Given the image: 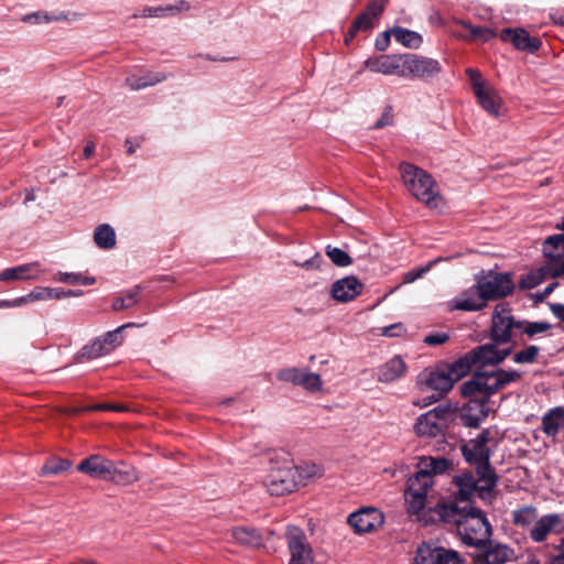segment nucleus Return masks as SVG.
Instances as JSON below:
<instances>
[{
  "mask_svg": "<svg viewBox=\"0 0 564 564\" xmlns=\"http://www.w3.org/2000/svg\"><path fill=\"white\" fill-rule=\"evenodd\" d=\"M476 284L487 302L509 295L514 288L509 274L492 271L477 275Z\"/></svg>",
  "mask_w": 564,
  "mask_h": 564,
  "instance_id": "obj_8",
  "label": "nucleus"
},
{
  "mask_svg": "<svg viewBox=\"0 0 564 564\" xmlns=\"http://www.w3.org/2000/svg\"><path fill=\"white\" fill-rule=\"evenodd\" d=\"M456 487L457 490L454 494L455 500L451 503H458V506H467L470 503V497L477 491L479 497L485 498L486 495H489L492 490H481V486L484 482L479 481V478L476 480L473 475L464 474L462 476L456 477Z\"/></svg>",
  "mask_w": 564,
  "mask_h": 564,
  "instance_id": "obj_16",
  "label": "nucleus"
},
{
  "mask_svg": "<svg viewBox=\"0 0 564 564\" xmlns=\"http://www.w3.org/2000/svg\"><path fill=\"white\" fill-rule=\"evenodd\" d=\"M26 304L25 295L14 299L12 301L1 300L0 308L19 307Z\"/></svg>",
  "mask_w": 564,
  "mask_h": 564,
  "instance_id": "obj_63",
  "label": "nucleus"
},
{
  "mask_svg": "<svg viewBox=\"0 0 564 564\" xmlns=\"http://www.w3.org/2000/svg\"><path fill=\"white\" fill-rule=\"evenodd\" d=\"M325 252L327 257L332 260V262L337 267H347L351 264V258L349 254L337 247L327 246L325 248Z\"/></svg>",
  "mask_w": 564,
  "mask_h": 564,
  "instance_id": "obj_50",
  "label": "nucleus"
},
{
  "mask_svg": "<svg viewBox=\"0 0 564 564\" xmlns=\"http://www.w3.org/2000/svg\"><path fill=\"white\" fill-rule=\"evenodd\" d=\"M191 9L189 2L180 0L175 4L160 6V7H145L139 13H134L133 18H166L186 12Z\"/></svg>",
  "mask_w": 564,
  "mask_h": 564,
  "instance_id": "obj_24",
  "label": "nucleus"
},
{
  "mask_svg": "<svg viewBox=\"0 0 564 564\" xmlns=\"http://www.w3.org/2000/svg\"><path fill=\"white\" fill-rule=\"evenodd\" d=\"M487 306V301L478 289L477 284L460 292L449 302L451 310L465 312L481 311Z\"/></svg>",
  "mask_w": 564,
  "mask_h": 564,
  "instance_id": "obj_17",
  "label": "nucleus"
},
{
  "mask_svg": "<svg viewBox=\"0 0 564 564\" xmlns=\"http://www.w3.org/2000/svg\"><path fill=\"white\" fill-rule=\"evenodd\" d=\"M543 271L552 279L564 276V259L552 264H543Z\"/></svg>",
  "mask_w": 564,
  "mask_h": 564,
  "instance_id": "obj_56",
  "label": "nucleus"
},
{
  "mask_svg": "<svg viewBox=\"0 0 564 564\" xmlns=\"http://www.w3.org/2000/svg\"><path fill=\"white\" fill-rule=\"evenodd\" d=\"M460 562L456 551L424 543L417 547L413 564H460Z\"/></svg>",
  "mask_w": 564,
  "mask_h": 564,
  "instance_id": "obj_11",
  "label": "nucleus"
},
{
  "mask_svg": "<svg viewBox=\"0 0 564 564\" xmlns=\"http://www.w3.org/2000/svg\"><path fill=\"white\" fill-rule=\"evenodd\" d=\"M518 335V321H514L506 304L496 305L491 318L490 338L498 344L509 343Z\"/></svg>",
  "mask_w": 564,
  "mask_h": 564,
  "instance_id": "obj_7",
  "label": "nucleus"
},
{
  "mask_svg": "<svg viewBox=\"0 0 564 564\" xmlns=\"http://www.w3.org/2000/svg\"><path fill=\"white\" fill-rule=\"evenodd\" d=\"M140 293L141 288L137 285L130 291H128L124 295L116 297L111 305L112 310L121 311L134 306L139 302Z\"/></svg>",
  "mask_w": 564,
  "mask_h": 564,
  "instance_id": "obj_41",
  "label": "nucleus"
},
{
  "mask_svg": "<svg viewBox=\"0 0 564 564\" xmlns=\"http://www.w3.org/2000/svg\"><path fill=\"white\" fill-rule=\"evenodd\" d=\"M362 291V284L356 276H345L332 285V296L338 302L346 303L354 300Z\"/></svg>",
  "mask_w": 564,
  "mask_h": 564,
  "instance_id": "obj_21",
  "label": "nucleus"
},
{
  "mask_svg": "<svg viewBox=\"0 0 564 564\" xmlns=\"http://www.w3.org/2000/svg\"><path fill=\"white\" fill-rule=\"evenodd\" d=\"M376 21L373 18H369L366 13H360L354 23L360 28V31H368L375 28Z\"/></svg>",
  "mask_w": 564,
  "mask_h": 564,
  "instance_id": "obj_57",
  "label": "nucleus"
},
{
  "mask_svg": "<svg viewBox=\"0 0 564 564\" xmlns=\"http://www.w3.org/2000/svg\"><path fill=\"white\" fill-rule=\"evenodd\" d=\"M501 39L506 42H511L518 50L528 51L533 53L541 46V41L536 37H531L523 29H505L501 31Z\"/></svg>",
  "mask_w": 564,
  "mask_h": 564,
  "instance_id": "obj_23",
  "label": "nucleus"
},
{
  "mask_svg": "<svg viewBox=\"0 0 564 564\" xmlns=\"http://www.w3.org/2000/svg\"><path fill=\"white\" fill-rule=\"evenodd\" d=\"M558 550L560 553L552 558L551 564H564V540H562Z\"/></svg>",
  "mask_w": 564,
  "mask_h": 564,
  "instance_id": "obj_64",
  "label": "nucleus"
},
{
  "mask_svg": "<svg viewBox=\"0 0 564 564\" xmlns=\"http://www.w3.org/2000/svg\"><path fill=\"white\" fill-rule=\"evenodd\" d=\"M232 539L246 546L259 547L262 545L261 533L251 527H235L231 529Z\"/></svg>",
  "mask_w": 564,
  "mask_h": 564,
  "instance_id": "obj_31",
  "label": "nucleus"
},
{
  "mask_svg": "<svg viewBox=\"0 0 564 564\" xmlns=\"http://www.w3.org/2000/svg\"><path fill=\"white\" fill-rule=\"evenodd\" d=\"M560 522L561 518L558 514H546L536 519L533 527L530 529V538L534 542H543Z\"/></svg>",
  "mask_w": 564,
  "mask_h": 564,
  "instance_id": "obj_28",
  "label": "nucleus"
},
{
  "mask_svg": "<svg viewBox=\"0 0 564 564\" xmlns=\"http://www.w3.org/2000/svg\"><path fill=\"white\" fill-rule=\"evenodd\" d=\"M543 264H552L564 259V235L550 236L543 243Z\"/></svg>",
  "mask_w": 564,
  "mask_h": 564,
  "instance_id": "obj_30",
  "label": "nucleus"
},
{
  "mask_svg": "<svg viewBox=\"0 0 564 564\" xmlns=\"http://www.w3.org/2000/svg\"><path fill=\"white\" fill-rule=\"evenodd\" d=\"M315 465L296 467L290 464L272 469L264 479V486L272 496H283L292 492L299 486L305 485L304 479L319 476Z\"/></svg>",
  "mask_w": 564,
  "mask_h": 564,
  "instance_id": "obj_3",
  "label": "nucleus"
},
{
  "mask_svg": "<svg viewBox=\"0 0 564 564\" xmlns=\"http://www.w3.org/2000/svg\"><path fill=\"white\" fill-rule=\"evenodd\" d=\"M549 274H546L544 271H543V264L536 270V271H533V272H530L528 274H525L524 276H522V279L520 280V286L522 289H533L535 286H538L540 283H542L544 280L549 279Z\"/></svg>",
  "mask_w": 564,
  "mask_h": 564,
  "instance_id": "obj_48",
  "label": "nucleus"
},
{
  "mask_svg": "<svg viewBox=\"0 0 564 564\" xmlns=\"http://www.w3.org/2000/svg\"><path fill=\"white\" fill-rule=\"evenodd\" d=\"M301 387L310 392L321 391L323 388L321 376L305 370Z\"/></svg>",
  "mask_w": 564,
  "mask_h": 564,
  "instance_id": "obj_53",
  "label": "nucleus"
},
{
  "mask_svg": "<svg viewBox=\"0 0 564 564\" xmlns=\"http://www.w3.org/2000/svg\"><path fill=\"white\" fill-rule=\"evenodd\" d=\"M462 25L468 31V34L460 35L463 39L488 42L495 36L494 31L488 28L474 26L466 22H462Z\"/></svg>",
  "mask_w": 564,
  "mask_h": 564,
  "instance_id": "obj_45",
  "label": "nucleus"
},
{
  "mask_svg": "<svg viewBox=\"0 0 564 564\" xmlns=\"http://www.w3.org/2000/svg\"><path fill=\"white\" fill-rule=\"evenodd\" d=\"M285 538L291 555L289 564H314L313 549L303 530L288 527Z\"/></svg>",
  "mask_w": 564,
  "mask_h": 564,
  "instance_id": "obj_9",
  "label": "nucleus"
},
{
  "mask_svg": "<svg viewBox=\"0 0 564 564\" xmlns=\"http://www.w3.org/2000/svg\"><path fill=\"white\" fill-rule=\"evenodd\" d=\"M365 67L373 73L383 75L403 76V54L381 55L375 58H368Z\"/></svg>",
  "mask_w": 564,
  "mask_h": 564,
  "instance_id": "obj_18",
  "label": "nucleus"
},
{
  "mask_svg": "<svg viewBox=\"0 0 564 564\" xmlns=\"http://www.w3.org/2000/svg\"><path fill=\"white\" fill-rule=\"evenodd\" d=\"M63 299L62 288L36 286L25 295L26 304L36 301Z\"/></svg>",
  "mask_w": 564,
  "mask_h": 564,
  "instance_id": "obj_37",
  "label": "nucleus"
},
{
  "mask_svg": "<svg viewBox=\"0 0 564 564\" xmlns=\"http://www.w3.org/2000/svg\"><path fill=\"white\" fill-rule=\"evenodd\" d=\"M448 340V336L446 334H431L425 337L424 343L430 346L442 345Z\"/></svg>",
  "mask_w": 564,
  "mask_h": 564,
  "instance_id": "obj_61",
  "label": "nucleus"
},
{
  "mask_svg": "<svg viewBox=\"0 0 564 564\" xmlns=\"http://www.w3.org/2000/svg\"><path fill=\"white\" fill-rule=\"evenodd\" d=\"M540 348L531 345L516 352L512 360L516 364H533L539 355Z\"/></svg>",
  "mask_w": 564,
  "mask_h": 564,
  "instance_id": "obj_51",
  "label": "nucleus"
},
{
  "mask_svg": "<svg viewBox=\"0 0 564 564\" xmlns=\"http://www.w3.org/2000/svg\"><path fill=\"white\" fill-rule=\"evenodd\" d=\"M442 70L437 59L420 56L416 54H403V76L404 78L427 79L436 76Z\"/></svg>",
  "mask_w": 564,
  "mask_h": 564,
  "instance_id": "obj_10",
  "label": "nucleus"
},
{
  "mask_svg": "<svg viewBox=\"0 0 564 564\" xmlns=\"http://www.w3.org/2000/svg\"><path fill=\"white\" fill-rule=\"evenodd\" d=\"M322 263V257L319 253H315L312 258L305 260L304 262H295L296 265L304 268V269H317L319 268Z\"/></svg>",
  "mask_w": 564,
  "mask_h": 564,
  "instance_id": "obj_60",
  "label": "nucleus"
},
{
  "mask_svg": "<svg viewBox=\"0 0 564 564\" xmlns=\"http://www.w3.org/2000/svg\"><path fill=\"white\" fill-rule=\"evenodd\" d=\"M425 386L438 395L444 397L454 386V381L445 368L430 371L425 377Z\"/></svg>",
  "mask_w": 564,
  "mask_h": 564,
  "instance_id": "obj_26",
  "label": "nucleus"
},
{
  "mask_svg": "<svg viewBox=\"0 0 564 564\" xmlns=\"http://www.w3.org/2000/svg\"><path fill=\"white\" fill-rule=\"evenodd\" d=\"M391 35L392 34H391V30H390V31L383 32L380 36H378L376 40V43H375L376 48L381 52L386 51L390 44Z\"/></svg>",
  "mask_w": 564,
  "mask_h": 564,
  "instance_id": "obj_62",
  "label": "nucleus"
},
{
  "mask_svg": "<svg viewBox=\"0 0 564 564\" xmlns=\"http://www.w3.org/2000/svg\"><path fill=\"white\" fill-rule=\"evenodd\" d=\"M137 326H138V324H135V323H128V324L119 326L115 330L106 333L105 335L100 336V338L102 339V341L106 345V347L108 348V350L111 352L116 347L120 346L123 340L121 332L124 328L137 327Z\"/></svg>",
  "mask_w": 564,
  "mask_h": 564,
  "instance_id": "obj_46",
  "label": "nucleus"
},
{
  "mask_svg": "<svg viewBox=\"0 0 564 564\" xmlns=\"http://www.w3.org/2000/svg\"><path fill=\"white\" fill-rule=\"evenodd\" d=\"M491 432L488 429L482 430L476 437L462 445V453L465 459L476 465L479 481L484 482L481 490H494L498 477L489 464Z\"/></svg>",
  "mask_w": 564,
  "mask_h": 564,
  "instance_id": "obj_2",
  "label": "nucleus"
},
{
  "mask_svg": "<svg viewBox=\"0 0 564 564\" xmlns=\"http://www.w3.org/2000/svg\"><path fill=\"white\" fill-rule=\"evenodd\" d=\"M383 10H384L383 2L372 1L367 6L364 13H366L369 18H373L375 20H378V18L381 15Z\"/></svg>",
  "mask_w": 564,
  "mask_h": 564,
  "instance_id": "obj_58",
  "label": "nucleus"
},
{
  "mask_svg": "<svg viewBox=\"0 0 564 564\" xmlns=\"http://www.w3.org/2000/svg\"><path fill=\"white\" fill-rule=\"evenodd\" d=\"M97 411V410H102V411H106V410H109V411H126V406L123 405H120V404H110V403H100V404H96L94 406H89V408H84V409H73L69 411V413L72 414H76L80 411Z\"/></svg>",
  "mask_w": 564,
  "mask_h": 564,
  "instance_id": "obj_54",
  "label": "nucleus"
},
{
  "mask_svg": "<svg viewBox=\"0 0 564 564\" xmlns=\"http://www.w3.org/2000/svg\"><path fill=\"white\" fill-rule=\"evenodd\" d=\"M447 465L448 463L444 458H431L425 468H422L421 470H429L433 478V475L443 473L447 468Z\"/></svg>",
  "mask_w": 564,
  "mask_h": 564,
  "instance_id": "obj_55",
  "label": "nucleus"
},
{
  "mask_svg": "<svg viewBox=\"0 0 564 564\" xmlns=\"http://www.w3.org/2000/svg\"><path fill=\"white\" fill-rule=\"evenodd\" d=\"M489 406L487 402L479 400H469L464 405L459 415L462 423L468 427H478L480 423L488 416Z\"/></svg>",
  "mask_w": 564,
  "mask_h": 564,
  "instance_id": "obj_22",
  "label": "nucleus"
},
{
  "mask_svg": "<svg viewBox=\"0 0 564 564\" xmlns=\"http://www.w3.org/2000/svg\"><path fill=\"white\" fill-rule=\"evenodd\" d=\"M512 518L513 523L519 527H533L534 522L538 519V512L535 508L527 506L518 510H514L512 513Z\"/></svg>",
  "mask_w": 564,
  "mask_h": 564,
  "instance_id": "obj_42",
  "label": "nucleus"
},
{
  "mask_svg": "<svg viewBox=\"0 0 564 564\" xmlns=\"http://www.w3.org/2000/svg\"><path fill=\"white\" fill-rule=\"evenodd\" d=\"M542 431L550 437L564 431V406L553 408L542 416Z\"/></svg>",
  "mask_w": 564,
  "mask_h": 564,
  "instance_id": "obj_27",
  "label": "nucleus"
},
{
  "mask_svg": "<svg viewBox=\"0 0 564 564\" xmlns=\"http://www.w3.org/2000/svg\"><path fill=\"white\" fill-rule=\"evenodd\" d=\"M406 365L400 356H394L378 370V380L383 383L393 382L405 376Z\"/></svg>",
  "mask_w": 564,
  "mask_h": 564,
  "instance_id": "obj_25",
  "label": "nucleus"
},
{
  "mask_svg": "<svg viewBox=\"0 0 564 564\" xmlns=\"http://www.w3.org/2000/svg\"><path fill=\"white\" fill-rule=\"evenodd\" d=\"M94 241L100 249H112L116 246V232L108 224L99 225L94 232Z\"/></svg>",
  "mask_w": 564,
  "mask_h": 564,
  "instance_id": "obj_36",
  "label": "nucleus"
},
{
  "mask_svg": "<svg viewBox=\"0 0 564 564\" xmlns=\"http://www.w3.org/2000/svg\"><path fill=\"white\" fill-rule=\"evenodd\" d=\"M119 466L113 464V470L109 474L108 480H111L119 485H129L139 479L138 471L130 466H126L123 463H119Z\"/></svg>",
  "mask_w": 564,
  "mask_h": 564,
  "instance_id": "obj_35",
  "label": "nucleus"
},
{
  "mask_svg": "<svg viewBox=\"0 0 564 564\" xmlns=\"http://www.w3.org/2000/svg\"><path fill=\"white\" fill-rule=\"evenodd\" d=\"M304 371L305 370H302V369H299V368H295V367L283 368V369H280L278 371L276 378L280 381L291 382V383H293L295 386H301Z\"/></svg>",
  "mask_w": 564,
  "mask_h": 564,
  "instance_id": "obj_49",
  "label": "nucleus"
},
{
  "mask_svg": "<svg viewBox=\"0 0 564 564\" xmlns=\"http://www.w3.org/2000/svg\"><path fill=\"white\" fill-rule=\"evenodd\" d=\"M399 169L403 184L411 195L430 208L437 207L440 191L432 175L408 162H402Z\"/></svg>",
  "mask_w": 564,
  "mask_h": 564,
  "instance_id": "obj_4",
  "label": "nucleus"
},
{
  "mask_svg": "<svg viewBox=\"0 0 564 564\" xmlns=\"http://www.w3.org/2000/svg\"><path fill=\"white\" fill-rule=\"evenodd\" d=\"M392 121H393L392 108L386 107L380 119L373 124V128L375 129L384 128L387 126L392 124Z\"/></svg>",
  "mask_w": 564,
  "mask_h": 564,
  "instance_id": "obj_59",
  "label": "nucleus"
},
{
  "mask_svg": "<svg viewBox=\"0 0 564 564\" xmlns=\"http://www.w3.org/2000/svg\"><path fill=\"white\" fill-rule=\"evenodd\" d=\"M70 466V460L53 457L43 465L41 473L42 475H57L68 470Z\"/></svg>",
  "mask_w": 564,
  "mask_h": 564,
  "instance_id": "obj_47",
  "label": "nucleus"
},
{
  "mask_svg": "<svg viewBox=\"0 0 564 564\" xmlns=\"http://www.w3.org/2000/svg\"><path fill=\"white\" fill-rule=\"evenodd\" d=\"M444 258H435L429 261L425 265L414 268L403 273L402 283L409 284L414 281L423 278L426 273H429L437 263L444 261Z\"/></svg>",
  "mask_w": 564,
  "mask_h": 564,
  "instance_id": "obj_43",
  "label": "nucleus"
},
{
  "mask_svg": "<svg viewBox=\"0 0 564 564\" xmlns=\"http://www.w3.org/2000/svg\"><path fill=\"white\" fill-rule=\"evenodd\" d=\"M485 390V395L488 398L497 391L503 389L511 382H516L521 379L522 373L518 370H478L477 371Z\"/></svg>",
  "mask_w": 564,
  "mask_h": 564,
  "instance_id": "obj_12",
  "label": "nucleus"
},
{
  "mask_svg": "<svg viewBox=\"0 0 564 564\" xmlns=\"http://www.w3.org/2000/svg\"><path fill=\"white\" fill-rule=\"evenodd\" d=\"M551 329V324L544 321L529 322L518 321V334H524L532 338Z\"/></svg>",
  "mask_w": 564,
  "mask_h": 564,
  "instance_id": "obj_40",
  "label": "nucleus"
},
{
  "mask_svg": "<svg viewBox=\"0 0 564 564\" xmlns=\"http://www.w3.org/2000/svg\"><path fill=\"white\" fill-rule=\"evenodd\" d=\"M433 511L443 522L456 525L460 541L467 546L481 549L491 536V525L486 516L471 505L437 503Z\"/></svg>",
  "mask_w": 564,
  "mask_h": 564,
  "instance_id": "obj_1",
  "label": "nucleus"
},
{
  "mask_svg": "<svg viewBox=\"0 0 564 564\" xmlns=\"http://www.w3.org/2000/svg\"><path fill=\"white\" fill-rule=\"evenodd\" d=\"M432 488V477L429 470H419L408 479L404 499L408 512L419 514L425 507L426 495Z\"/></svg>",
  "mask_w": 564,
  "mask_h": 564,
  "instance_id": "obj_6",
  "label": "nucleus"
},
{
  "mask_svg": "<svg viewBox=\"0 0 564 564\" xmlns=\"http://www.w3.org/2000/svg\"><path fill=\"white\" fill-rule=\"evenodd\" d=\"M475 96L481 106L492 117L500 115L502 98L498 91L486 83H475Z\"/></svg>",
  "mask_w": 564,
  "mask_h": 564,
  "instance_id": "obj_19",
  "label": "nucleus"
},
{
  "mask_svg": "<svg viewBox=\"0 0 564 564\" xmlns=\"http://www.w3.org/2000/svg\"><path fill=\"white\" fill-rule=\"evenodd\" d=\"M473 367H475V361L473 358H470V354L468 351L465 356L454 361L452 365L446 366L445 370L455 383L465 377Z\"/></svg>",
  "mask_w": 564,
  "mask_h": 564,
  "instance_id": "obj_34",
  "label": "nucleus"
},
{
  "mask_svg": "<svg viewBox=\"0 0 564 564\" xmlns=\"http://www.w3.org/2000/svg\"><path fill=\"white\" fill-rule=\"evenodd\" d=\"M54 281L59 283H67V284H79V285H93L96 282V279L93 276H85L80 272H62L57 271L54 274Z\"/></svg>",
  "mask_w": 564,
  "mask_h": 564,
  "instance_id": "obj_39",
  "label": "nucleus"
},
{
  "mask_svg": "<svg viewBox=\"0 0 564 564\" xmlns=\"http://www.w3.org/2000/svg\"><path fill=\"white\" fill-rule=\"evenodd\" d=\"M454 414L455 408L452 404L437 405L417 417L414 431L420 437L443 436Z\"/></svg>",
  "mask_w": 564,
  "mask_h": 564,
  "instance_id": "obj_5",
  "label": "nucleus"
},
{
  "mask_svg": "<svg viewBox=\"0 0 564 564\" xmlns=\"http://www.w3.org/2000/svg\"><path fill=\"white\" fill-rule=\"evenodd\" d=\"M391 34L400 44L413 50L419 48L423 42L422 35L420 33L401 26L391 29Z\"/></svg>",
  "mask_w": 564,
  "mask_h": 564,
  "instance_id": "obj_33",
  "label": "nucleus"
},
{
  "mask_svg": "<svg viewBox=\"0 0 564 564\" xmlns=\"http://www.w3.org/2000/svg\"><path fill=\"white\" fill-rule=\"evenodd\" d=\"M41 274L40 263L32 262L3 270L0 274L1 281L37 279Z\"/></svg>",
  "mask_w": 564,
  "mask_h": 564,
  "instance_id": "obj_29",
  "label": "nucleus"
},
{
  "mask_svg": "<svg viewBox=\"0 0 564 564\" xmlns=\"http://www.w3.org/2000/svg\"><path fill=\"white\" fill-rule=\"evenodd\" d=\"M165 78L163 74H147L144 76L131 75L127 77L126 83L132 90H140L142 88L153 86Z\"/></svg>",
  "mask_w": 564,
  "mask_h": 564,
  "instance_id": "obj_38",
  "label": "nucleus"
},
{
  "mask_svg": "<svg viewBox=\"0 0 564 564\" xmlns=\"http://www.w3.org/2000/svg\"><path fill=\"white\" fill-rule=\"evenodd\" d=\"M77 470L93 478L108 480L113 470V463L100 455H90L77 465Z\"/></svg>",
  "mask_w": 564,
  "mask_h": 564,
  "instance_id": "obj_20",
  "label": "nucleus"
},
{
  "mask_svg": "<svg viewBox=\"0 0 564 564\" xmlns=\"http://www.w3.org/2000/svg\"><path fill=\"white\" fill-rule=\"evenodd\" d=\"M498 345L492 341L471 349L469 354L475 361V367L482 370L486 366H496L511 354V348L499 349Z\"/></svg>",
  "mask_w": 564,
  "mask_h": 564,
  "instance_id": "obj_14",
  "label": "nucleus"
},
{
  "mask_svg": "<svg viewBox=\"0 0 564 564\" xmlns=\"http://www.w3.org/2000/svg\"><path fill=\"white\" fill-rule=\"evenodd\" d=\"M66 19H67L66 15H64L63 13H61L58 15H48L45 12H34V13L26 14L23 18V21L28 22V23L39 24V23H43V22L50 23L52 21H62V20H66Z\"/></svg>",
  "mask_w": 564,
  "mask_h": 564,
  "instance_id": "obj_52",
  "label": "nucleus"
},
{
  "mask_svg": "<svg viewBox=\"0 0 564 564\" xmlns=\"http://www.w3.org/2000/svg\"><path fill=\"white\" fill-rule=\"evenodd\" d=\"M477 550L473 556L475 564H505L513 557V551L509 546L490 540Z\"/></svg>",
  "mask_w": 564,
  "mask_h": 564,
  "instance_id": "obj_15",
  "label": "nucleus"
},
{
  "mask_svg": "<svg viewBox=\"0 0 564 564\" xmlns=\"http://www.w3.org/2000/svg\"><path fill=\"white\" fill-rule=\"evenodd\" d=\"M460 393L465 398H469V400H479L488 403V397L485 395V390L477 371L470 380L460 386Z\"/></svg>",
  "mask_w": 564,
  "mask_h": 564,
  "instance_id": "obj_32",
  "label": "nucleus"
},
{
  "mask_svg": "<svg viewBox=\"0 0 564 564\" xmlns=\"http://www.w3.org/2000/svg\"><path fill=\"white\" fill-rule=\"evenodd\" d=\"M383 521L382 512L373 507L361 508L348 517V523L359 534L377 530L383 524Z\"/></svg>",
  "mask_w": 564,
  "mask_h": 564,
  "instance_id": "obj_13",
  "label": "nucleus"
},
{
  "mask_svg": "<svg viewBox=\"0 0 564 564\" xmlns=\"http://www.w3.org/2000/svg\"><path fill=\"white\" fill-rule=\"evenodd\" d=\"M110 354L100 337L84 346L80 350V357L86 359H95Z\"/></svg>",
  "mask_w": 564,
  "mask_h": 564,
  "instance_id": "obj_44",
  "label": "nucleus"
}]
</instances>
